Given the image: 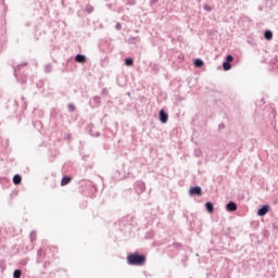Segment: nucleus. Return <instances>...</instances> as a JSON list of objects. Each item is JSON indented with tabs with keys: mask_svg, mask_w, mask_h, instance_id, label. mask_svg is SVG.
Wrapping results in <instances>:
<instances>
[{
	"mask_svg": "<svg viewBox=\"0 0 278 278\" xmlns=\"http://www.w3.org/2000/svg\"><path fill=\"white\" fill-rule=\"evenodd\" d=\"M127 264L131 266H142L147 262V256L137 252L130 253L126 257Z\"/></svg>",
	"mask_w": 278,
	"mask_h": 278,
	"instance_id": "nucleus-1",
	"label": "nucleus"
},
{
	"mask_svg": "<svg viewBox=\"0 0 278 278\" xmlns=\"http://www.w3.org/2000/svg\"><path fill=\"white\" fill-rule=\"evenodd\" d=\"M189 194L191 197L198 195L201 197L203 194L202 188L200 186H194L189 189Z\"/></svg>",
	"mask_w": 278,
	"mask_h": 278,
	"instance_id": "nucleus-2",
	"label": "nucleus"
},
{
	"mask_svg": "<svg viewBox=\"0 0 278 278\" xmlns=\"http://www.w3.org/2000/svg\"><path fill=\"white\" fill-rule=\"evenodd\" d=\"M168 113L165 111V110H160L159 112V121L162 123V124H166L168 122Z\"/></svg>",
	"mask_w": 278,
	"mask_h": 278,
	"instance_id": "nucleus-3",
	"label": "nucleus"
},
{
	"mask_svg": "<svg viewBox=\"0 0 278 278\" xmlns=\"http://www.w3.org/2000/svg\"><path fill=\"white\" fill-rule=\"evenodd\" d=\"M270 211V205L264 204L261 206V208L257 210L258 216H265Z\"/></svg>",
	"mask_w": 278,
	"mask_h": 278,
	"instance_id": "nucleus-4",
	"label": "nucleus"
},
{
	"mask_svg": "<svg viewBox=\"0 0 278 278\" xmlns=\"http://www.w3.org/2000/svg\"><path fill=\"white\" fill-rule=\"evenodd\" d=\"M135 187H136V192H137L138 194H141L142 192L146 191V184L142 182V181H137V182L135 184Z\"/></svg>",
	"mask_w": 278,
	"mask_h": 278,
	"instance_id": "nucleus-5",
	"label": "nucleus"
},
{
	"mask_svg": "<svg viewBox=\"0 0 278 278\" xmlns=\"http://www.w3.org/2000/svg\"><path fill=\"white\" fill-rule=\"evenodd\" d=\"M226 211L228 212H236L238 210V205L236 202L233 201H229L227 204H226Z\"/></svg>",
	"mask_w": 278,
	"mask_h": 278,
	"instance_id": "nucleus-6",
	"label": "nucleus"
},
{
	"mask_svg": "<svg viewBox=\"0 0 278 278\" xmlns=\"http://www.w3.org/2000/svg\"><path fill=\"white\" fill-rule=\"evenodd\" d=\"M87 131L89 132L90 136L92 137H99L100 132L96 130L94 126L92 124H89L87 127Z\"/></svg>",
	"mask_w": 278,
	"mask_h": 278,
	"instance_id": "nucleus-7",
	"label": "nucleus"
},
{
	"mask_svg": "<svg viewBox=\"0 0 278 278\" xmlns=\"http://www.w3.org/2000/svg\"><path fill=\"white\" fill-rule=\"evenodd\" d=\"M77 63L85 64L87 62V58L84 54H76V58H74Z\"/></svg>",
	"mask_w": 278,
	"mask_h": 278,
	"instance_id": "nucleus-8",
	"label": "nucleus"
},
{
	"mask_svg": "<svg viewBox=\"0 0 278 278\" xmlns=\"http://www.w3.org/2000/svg\"><path fill=\"white\" fill-rule=\"evenodd\" d=\"M205 210H206L207 213L213 214L214 211H215L214 203L206 202L205 203Z\"/></svg>",
	"mask_w": 278,
	"mask_h": 278,
	"instance_id": "nucleus-9",
	"label": "nucleus"
},
{
	"mask_svg": "<svg viewBox=\"0 0 278 278\" xmlns=\"http://www.w3.org/2000/svg\"><path fill=\"white\" fill-rule=\"evenodd\" d=\"M274 38V33L271 30H265L264 31V39L270 41Z\"/></svg>",
	"mask_w": 278,
	"mask_h": 278,
	"instance_id": "nucleus-10",
	"label": "nucleus"
},
{
	"mask_svg": "<svg viewBox=\"0 0 278 278\" xmlns=\"http://www.w3.org/2000/svg\"><path fill=\"white\" fill-rule=\"evenodd\" d=\"M193 65L194 67L201 68L204 66V61L202 59H195Z\"/></svg>",
	"mask_w": 278,
	"mask_h": 278,
	"instance_id": "nucleus-11",
	"label": "nucleus"
},
{
	"mask_svg": "<svg viewBox=\"0 0 278 278\" xmlns=\"http://www.w3.org/2000/svg\"><path fill=\"white\" fill-rule=\"evenodd\" d=\"M72 181L71 176H63V179H61V186H66Z\"/></svg>",
	"mask_w": 278,
	"mask_h": 278,
	"instance_id": "nucleus-12",
	"label": "nucleus"
},
{
	"mask_svg": "<svg viewBox=\"0 0 278 278\" xmlns=\"http://www.w3.org/2000/svg\"><path fill=\"white\" fill-rule=\"evenodd\" d=\"M22 182V176L20 174H15V176H13V184H15V186L21 185Z\"/></svg>",
	"mask_w": 278,
	"mask_h": 278,
	"instance_id": "nucleus-13",
	"label": "nucleus"
},
{
	"mask_svg": "<svg viewBox=\"0 0 278 278\" xmlns=\"http://www.w3.org/2000/svg\"><path fill=\"white\" fill-rule=\"evenodd\" d=\"M134 63H135V61H134L132 58H126V59L124 60V64H125L126 66H134Z\"/></svg>",
	"mask_w": 278,
	"mask_h": 278,
	"instance_id": "nucleus-14",
	"label": "nucleus"
},
{
	"mask_svg": "<svg viewBox=\"0 0 278 278\" xmlns=\"http://www.w3.org/2000/svg\"><path fill=\"white\" fill-rule=\"evenodd\" d=\"M25 66H27V63H22L14 68L15 77H18V72L21 71L22 67H25Z\"/></svg>",
	"mask_w": 278,
	"mask_h": 278,
	"instance_id": "nucleus-15",
	"label": "nucleus"
},
{
	"mask_svg": "<svg viewBox=\"0 0 278 278\" xmlns=\"http://www.w3.org/2000/svg\"><path fill=\"white\" fill-rule=\"evenodd\" d=\"M223 70L225 71V72H227V71H230L231 70V67H232V65H231V63H229V62H223Z\"/></svg>",
	"mask_w": 278,
	"mask_h": 278,
	"instance_id": "nucleus-16",
	"label": "nucleus"
},
{
	"mask_svg": "<svg viewBox=\"0 0 278 278\" xmlns=\"http://www.w3.org/2000/svg\"><path fill=\"white\" fill-rule=\"evenodd\" d=\"M127 42L129 45H137L139 42V39L137 37H130L128 38Z\"/></svg>",
	"mask_w": 278,
	"mask_h": 278,
	"instance_id": "nucleus-17",
	"label": "nucleus"
},
{
	"mask_svg": "<svg viewBox=\"0 0 278 278\" xmlns=\"http://www.w3.org/2000/svg\"><path fill=\"white\" fill-rule=\"evenodd\" d=\"M22 274L23 273L21 269H15V270H13V278H21Z\"/></svg>",
	"mask_w": 278,
	"mask_h": 278,
	"instance_id": "nucleus-18",
	"label": "nucleus"
},
{
	"mask_svg": "<svg viewBox=\"0 0 278 278\" xmlns=\"http://www.w3.org/2000/svg\"><path fill=\"white\" fill-rule=\"evenodd\" d=\"M92 102L94 103V106H99L101 103V98L100 97H93Z\"/></svg>",
	"mask_w": 278,
	"mask_h": 278,
	"instance_id": "nucleus-19",
	"label": "nucleus"
},
{
	"mask_svg": "<svg viewBox=\"0 0 278 278\" xmlns=\"http://www.w3.org/2000/svg\"><path fill=\"white\" fill-rule=\"evenodd\" d=\"M233 60H235L233 55L228 54V55L226 56V61H225V62L231 63V62H233Z\"/></svg>",
	"mask_w": 278,
	"mask_h": 278,
	"instance_id": "nucleus-20",
	"label": "nucleus"
},
{
	"mask_svg": "<svg viewBox=\"0 0 278 278\" xmlns=\"http://www.w3.org/2000/svg\"><path fill=\"white\" fill-rule=\"evenodd\" d=\"M67 109L70 110V112H75L76 111V106L74 104H67Z\"/></svg>",
	"mask_w": 278,
	"mask_h": 278,
	"instance_id": "nucleus-21",
	"label": "nucleus"
},
{
	"mask_svg": "<svg viewBox=\"0 0 278 278\" xmlns=\"http://www.w3.org/2000/svg\"><path fill=\"white\" fill-rule=\"evenodd\" d=\"M203 10H205L206 12H211L213 10V8L211 5L205 4L203 7Z\"/></svg>",
	"mask_w": 278,
	"mask_h": 278,
	"instance_id": "nucleus-22",
	"label": "nucleus"
},
{
	"mask_svg": "<svg viewBox=\"0 0 278 278\" xmlns=\"http://www.w3.org/2000/svg\"><path fill=\"white\" fill-rule=\"evenodd\" d=\"M36 239V232L33 231L30 232V241H34Z\"/></svg>",
	"mask_w": 278,
	"mask_h": 278,
	"instance_id": "nucleus-23",
	"label": "nucleus"
},
{
	"mask_svg": "<svg viewBox=\"0 0 278 278\" xmlns=\"http://www.w3.org/2000/svg\"><path fill=\"white\" fill-rule=\"evenodd\" d=\"M52 71V66L51 65H46V73H50Z\"/></svg>",
	"mask_w": 278,
	"mask_h": 278,
	"instance_id": "nucleus-24",
	"label": "nucleus"
},
{
	"mask_svg": "<svg viewBox=\"0 0 278 278\" xmlns=\"http://www.w3.org/2000/svg\"><path fill=\"white\" fill-rule=\"evenodd\" d=\"M115 29H116V30H122V24H121V23H117V24L115 25Z\"/></svg>",
	"mask_w": 278,
	"mask_h": 278,
	"instance_id": "nucleus-25",
	"label": "nucleus"
},
{
	"mask_svg": "<svg viewBox=\"0 0 278 278\" xmlns=\"http://www.w3.org/2000/svg\"><path fill=\"white\" fill-rule=\"evenodd\" d=\"M92 11H93V8H92V7L87 8V12H88V13H91Z\"/></svg>",
	"mask_w": 278,
	"mask_h": 278,
	"instance_id": "nucleus-26",
	"label": "nucleus"
},
{
	"mask_svg": "<svg viewBox=\"0 0 278 278\" xmlns=\"http://www.w3.org/2000/svg\"><path fill=\"white\" fill-rule=\"evenodd\" d=\"M37 254L42 255L43 254L42 249H39V251H37Z\"/></svg>",
	"mask_w": 278,
	"mask_h": 278,
	"instance_id": "nucleus-27",
	"label": "nucleus"
},
{
	"mask_svg": "<svg viewBox=\"0 0 278 278\" xmlns=\"http://www.w3.org/2000/svg\"><path fill=\"white\" fill-rule=\"evenodd\" d=\"M174 247H175V248H180L181 244H180V243H174Z\"/></svg>",
	"mask_w": 278,
	"mask_h": 278,
	"instance_id": "nucleus-28",
	"label": "nucleus"
},
{
	"mask_svg": "<svg viewBox=\"0 0 278 278\" xmlns=\"http://www.w3.org/2000/svg\"><path fill=\"white\" fill-rule=\"evenodd\" d=\"M151 2H153V3H157V2H159V0H151Z\"/></svg>",
	"mask_w": 278,
	"mask_h": 278,
	"instance_id": "nucleus-29",
	"label": "nucleus"
},
{
	"mask_svg": "<svg viewBox=\"0 0 278 278\" xmlns=\"http://www.w3.org/2000/svg\"><path fill=\"white\" fill-rule=\"evenodd\" d=\"M220 128L225 127V125H219Z\"/></svg>",
	"mask_w": 278,
	"mask_h": 278,
	"instance_id": "nucleus-30",
	"label": "nucleus"
}]
</instances>
